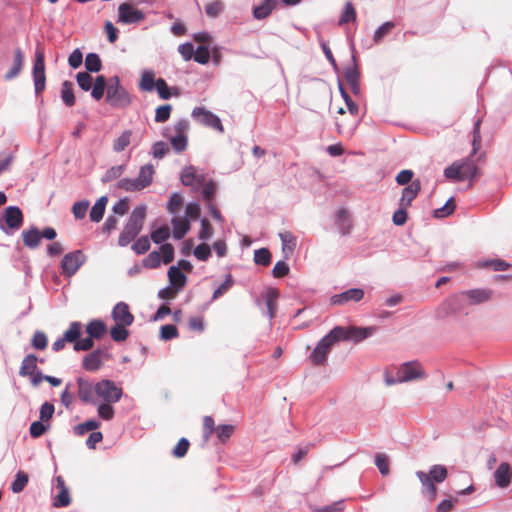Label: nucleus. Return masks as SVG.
I'll return each instance as SVG.
<instances>
[{
  "mask_svg": "<svg viewBox=\"0 0 512 512\" xmlns=\"http://www.w3.org/2000/svg\"><path fill=\"white\" fill-rule=\"evenodd\" d=\"M146 217V207L144 205L137 206L132 211L128 222L119 235L118 244L122 247L131 243L141 232Z\"/></svg>",
  "mask_w": 512,
  "mask_h": 512,
  "instance_id": "nucleus-1",
  "label": "nucleus"
},
{
  "mask_svg": "<svg viewBox=\"0 0 512 512\" xmlns=\"http://www.w3.org/2000/svg\"><path fill=\"white\" fill-rule=\"evenodd\" d=\"M492 296L493 291L491 289H471L454 295L448 300V303L453 306L451 309L456 311L463 304L479 305L489 301Z\"/></svg>",
  "mask_w": 512,
  "mask_h": 512,
  "instance_id": "nucleus-2",
  "label": "nucleus"
},
{
  "mask_svg": "<svg viewBox=\"0 0 512 512\" xmlns=\"http://www.w3.org/2000/svg\"><path fill=\"white\" fill-rule=\"evenodd\" d=\"M446 178L454 181H472L478 175V168L473 159L458 160L444 170Z\"/></svg>",
  "mask_w": 512,
  "mask_h": 512,
  "instance_id": "nucleus-3",
  "label": "nucleus"
},
{
  "mask_svg": "<svg viewBox=\"0 0 512 512\" xmlns=\"http://www.w3.org/2000/svg\"><path fill=\"white\" fill-rule=\"evenodd\" d=\"M416 476L420 480L423 488V492L427 493L431 500L436 496L437 488L434 483H442L446 480L448 472L443 465H433L430 468L429 473L423 471H417Z\"/></svg>",
  "mask_w": 512,
  "mask_h": 512,
  "instance_id": "nucleus-4",
  "label": "nucleus"
},
{
  "mask_svg": "<svg viewBox=\"0 0 512 512\" xmlns=\"http://www.w3.org/2000/svg\"><path fill=\"white\" fill-rule=\"evenodd\" d=\"M154 173L155 170L153 165L146 164L141 167L137 178H122L118 182V187L128 192L140 191L152 183Z\"/></svg>",
  "mask_w": 512,
  "mask_h": 512,
  "instance_id": "nucleus-5",
  "label": "nucleus"
},
{
  "mask_svg": "<svg viewBox=\"0 0 512 512\" xmlns=\"http://www.w3.org/2000/svg\"><path fill=\"white\" fill-rule=\"evenodd\" d=\"M106 101L113 107L124 108L131 104L130 94L120 84L117 76L111 78L107 84Z\"/></svg>",
  "mask_w": 512,
  "mask_h": 512,
  "instance_id": "nucleus-6",
  "label": "nucleus"
},
{
  "mask_svg": "<svg viewBox=\"0 0 512 512\" xmlns=\"http://www.w3.org/2000/svg\"><path fill=\"white\" fill-rule=\"evenodd\" d=\"M375 329L373 327H342L336 326L332 329L333 335H335L337 342L340 340L343 341H353L358 343L366 338H368Z\"/></svg>",
  "mask_w": 512,
  "mask_h": 512,
  "instance_id": "nucleus-7",
  "label": "nucleus"
},
{
  "mask_svg": "<svg viewBox=\"0 0 512 512\" xmlns=\"http://www.w3.org/2000/svg\"><path fill=\"white\" fill-rule=\"evenodd\" d=\"M33 80L36 95H40L45 89L46 74H45V53L44 49L37 46L35 51V60L33 64Z\"/></svg>",
  "mask_w": 512,
  "mask_h": 512,
  "instance_id": "nucleus-8",
  "label": "nucleus"
},
{
  "mask_svg": "<svg viewBox=\"0 0 512 512\" xmlns=\"http://www.w3.org/2000/svg\"><path fill=\"white\" fill-rule=\"evenodd\" d=\"M95 395L103 400V402L120 401L122 397V389L118 387L113 381L103 379L94 385Z\"/></svg>",
  "mask_w": 512,
  "mask_h": 512,
  "instance_id": "nucleus-9",
  "label": "nucleus"
},
{
  "mask_svg": "<svg viewBox=\"0 0 512 512\" xmlns=\"http://www.w3.org/2000/svg\"><path fill=\"white\" fill-rule=\"evenodd\" d=\"M335 343H337V339L331 330L325 337L320 340V342L310 354L309 358L312 363L314 365H323L326 362L328 353Z\"/></svg>",
  "mask_w": 512,
  "mask_h": 512,
  "instance_id": "nucleus-10",
  "label": "nucleus"
},
{
  "mask_svg": "<svg viewBox=\"0 0 512 512\" xmlns=\"http://www.w3.org/2000/svg\"><path fill=\"white\" fill-rule=\"evenodd\" d=\"M426 377V373L418 361H409L403 363L397 371V381L399 383L419 380Z\"/></svg>",
  "mask_w": 512,
  "mask_h": 512,
  "instance_id": "nucleus-11",
  "label": "nucleus"
},
{
  "mask_svg": "<svg viewBox=\"0 0 512 512\" xmlns=\"http://www.w3.org/2000/svg\"><path fill=\"white\" fill-rule=\"evenodd\" d=\"M192 116L204 126L217 130L220 133L224 132L220 118L211 111L203 107H196L192 111Z\"/></svg>",
  "mask_w": 512,
  "mask_h": 512,
  "instance_id": "nucleus-12",
  "label": "nucleus"
},
{
  "mask_svg": "<svg viewBox=\"0 0 512 512\" xmlns=\"http://www.w3.org/2000/svg\"><path fill=\"white\" fill-rule=\"evenodd\" d=\"M84 261L85 256L80 250L66 254L61 261L62 274L71 277L78 271Z\"/></svg>",
  "mask_w": 512,
  "mask_h": 512,
  "instance_id": "nucleus-13",
  "label": "nucleus"
},
{
  "mask_svg": "<svg viewBox=\"0 0 512 512\" xmlns=\"http://www.w3.org/2000/svg\"><path fill=\"white\" fill-rule=\"evenodd\" d=\"M145 19V14L129 3H122L118 7V22L123 24L139 23Z\"/></svg>",
  "mask_w": 512,
  "mask_h": 512,
  "instance_id": "nucleus-14",
  "label": "nucleus"
},
{
  "mask_svg": "<svg viewBox=\"0 0 512 512\" xmlns=\"http://www.w3.org/2000/svg\"><path fill=\"white\" fill-rule=\"evenodd\" d=\"M112 319L116 324H123L130 326L134 322V315L131 313L127 303H117L111 312Z\"/></svg>",
  "mask_w": 512,
  "mask_h": 512,
  "instance_id": "nucleus-15",
  "label": "nucleus"
},
{
  "mask_svg": "<svg viewBox=\"0 0 512 512\" xmlns=\"http://www.w3.org/2000/svg\"><path fill=\"white\" fill-rule=\"evenodd\" d=\"M3 220L8 229L18 230L23 224L22 211L17 206H9L4 211Z\"/></svg>",
  "mask_w": 512,
  "mask_h": 512,
  "instance_id": "nucleus-16",
  "label": "nucleus"
},
{
  "mask_svg": "<svg viewBox=\"0 0 512 512\" xmlns=\"http://www.w3.org/2000/svg\"><path fill=\"white\" fill-rule=\"evenodd\" d=\"M495 484L499 488H506L512 481V468L507 462L501 463L494 472Z\"/></svg>",
  "mask_w": 512,
  "mask_h": 512,
  "instance_id": "nucleus-17",
  "label": "nucleus"
},
{
  "mask_svg": "<svg viewBox=\"0 0 512 512\" xmlns=\"http://www.w3.org/2000/svg\"><path fill=\"white\" fill-rule=\"evenodd\" d=\"M364 297V291L360 288H352L341 294L332 296L331 303L334 305H342L349 301L358 302Z\"/></svg>",
  "mask_w": 512,
  "mask_h": 512,
  "instance_id": "nucleus-18",
  "label": "nucleus"
},
{
  "mask_svg": "<svg viewBox=\"0 0 512 512\" xmlns=\"http://www.w3.org/2000/svg\"><path fill=\"white\" fill-rule=\"evenodd\" d=\"M205 181V178L203 175L198 174L196 169L192 166L186 167L183 169L181 173V182L185 186H191L194 188H198L200 185H202Z\"/></svg>",
  "mask_w": 512,
  "mask_h": 512,
  "instance_id": "nucleus-19",
  "label": "nucleus"
},
{
  "mask_svg": "<svg viewBox=\"0 0 512 512\" xmlns=\"http://www.w3.org/2000/svg\"><path fill=\"white\" fill-rule=\"evenodd\" d=\"M77 385L79 399L84 403H94V385L81 377L77 379Z\"/></svg>",
  "mask_w": 512,
  "mask_h": 512,
  "instance_id": "nucleus-20",
  "label": "nucleus"
},
{
  "mask_svg": "<svg viewBox=\"0 0 512 512\" xmlns=\"http://www.w3.org/2000/svg\"><path fill=\"white\" fill-rule=\"evenodd\" d=\"M104 355L105 353L102 350H95L87 354L83 359V368L90 372L99 370L103 364Z\"/></svg>",
  "mask_w": 512,
  "mask_h": 512,
  "instance_id": "nucleus-21",
  "label": "nucleus"
},
{
  "mask_svg": "<svg viewBox=\"0 0 512 512\" xmlns=\"http://www.w3.org/2000/svg\"><path fill=\"white\" fill-rule=\"evenodd\" d=\"M421 190V184L419 180L412 181L408 186L402 190V197L400 200V206H411L412 201L417 197Z\"/></svg>",
  "mask_w": 512,
  "mask_h": 512,
  "instance_id": "nucleus-22",
  "label": "nucleus"
},
{
  "mask_svg": "<svg viewBox=\"0 0 512 512\" xmlns=\"http://www.w3.org/2000/svg\"><path fill=\"white\" fill-rule=\"evenodd\" d=\"M24 65V55L20 48H17L14 51V60L12 67L8 70V72L5 74L4 79L7 81H10L17 77L19 73L21 72Z\"/></svg>",
  "mask_w": 512,
  "mask_h": 512,
  "instance_id": "nucleus-23",
  "label": "nucleus"
},
{
  "mask_svg": "<svg viewBox=\"0 0 512 512\" xmlns=\"http://www.w3.org/2000/svg\"><path fill=\"white\" fill-rule=\"evenodd\" d=\"M336 218L337 226L341 234L343 236L350 234L352 230V221L348 211L344 208L339 209L337 211Z\"/></svg>",
  "mask_w": 512,
  "mask_h": 512,
  "instance_id": "nucleus-24",
  "label": "nucleus"
},
{
  "mask_svg": "<svg viewBox=\"0 0 512 512\" xmlns=\"http://www.w3.org/2000/svg\"><path fill=\"white\" fill-rule=\"evenodd\" d=\"M106 331L107 326L100 319H93L86 325V333L93 339H101Z\"/></svg>",
  "mask_w": 512,
  "mask_h": 512,
  "instance_id": "nucleus-25",
  "label": "nucleus"
},
{
  "mask_svg": "<svg viewBox=\"0 0 512 512\" xmlns=\"http://www.w3.org/2000/svg\"><path fill=\"white\" fill-rule=\"evenodd\" d=\"M173 236L175 239H182L190 230V222L187 218H173Z\"/></svg>",
  "mask_w": 512,
  "mask_h": 512,
  "instance_id": "nucleus-26",
  "label": "nucleus"
},
{
  "mask_svg": "<svg viewBox=\"0 0 512 512\" xmlns=\"http://www.w3.org/2000/svg\"><path fill=\"white\" fill-rule=\"evenodd\" d=\"M37 361L38 359L34 354L24 357L19 369V375L22 377L32 376L37 369Z\"/></svg>",
  "mask_w": 512,
  "mask_h": 512,
  "instance_id": "nucleus-27",
  "label": "nucleus"
},
{
  "mask_svg": "<svg viewBox=\"0 0 512 512\" xmlns=\"http://www.w3.org/2000/svg\"><path fill=\"white\" fill-rule=\"evenodd\" d=\"M168 277H169L170 284L175 289L183 288L187 281V278L184 275V273H182V271L176 266L170 267V269L168 271Z\"/></svg>",
  "mask_w": 512,
  "mask_h": 512,
  "instance_id": "nucleus-28",
  "label": "nucleus"
},
{
  "mask_svg": "<svg viewBox=\"0 0 512 512\" xmlns=\"http://www.w3.org/2000/svg\"><path fill=\"white\" fill-rule=\"evenodd\" d=\"M280 239L282 241V250L285 254V257H289L293 254L296 247V237L290 232H283L279 234Z\"/></svg>",
  "mask_w": 512,
  "mask_h": 512,
  "instance_id": "nucleus-29",
  "label": "nucleus"
},
{
  "mask_svg": "<svg viewBox=\"0 0 512 512\" xmlns=\"http://www.w3.org/2000/svg\"><path fill=\"white\" fill-rule=\"evenodd\" d=\"M108 202L107 196L100 197L96 203L93 205L91 211H90V219L93 222H99L104 215L105 208Z\"/></svg>",
  "mask_w": 512,
  "mask_h": 512,
  "instance_id": "nucleus-30",
  "label": "nucleus"
},
{
  "mask_svg": "<svg viewBox=\"0 0 512 512\" xmlns=\"http://www.w3.org/2000/svg\"><path fill=\"white\" fill-rule=\"evenodd\" d=\"M24 245L29 248H36L41 240V234L37 228H31L22 232Z\"/></svg>",
  "mask_w": 512,
  "mask_h": 512,
  "instance_id": "nucleus-31",
  "label": "nucleus"
},
{
  "mask_svg": "<svg viewBox=\"0 0 512 512\" xmlns=\"http://www.w3.org/2000/svg\"><path fill=\"white\" fill-rule=\"evenodd\" d=\"M83 325L81 322H71L68 329L64 332L63 336L68 343H76L82 334Z\"/></svg>",
  "mask_w": 512,
  "mask_h": 512,
  "instance_id": "nucleus-32",
  "label": "nucleus"
},
{
  "mask_svg": "<svg viewBox=\"0 0 512 512\" xmlns=\"http://www.w3.org/2000/svg\"><path fill=\"white\" fill-rule=\"evenodd\" d=\"M275 5V1L265 0L261 5L253 9L254 17L259 20L267 18L275 8Z\"/></svg>",
  "mask_w": 512,
  "mask_h": 512,
  "instance_id": "nucleus-33",
  "label": "nucleus"
},
{
  "mask_svg": "<svg viewBox=\"0 0 512 512\" xmlns=\"http://www.w3.org/2000/svg\"><path fill=\"white\" fill-rule=\"evenodd\" d=\"M155 73L151 70L144 71L141 76L139 88L142 91L152 92L155 88Z\"/></svg>",
  "mask_w": 512,
  "mask_h": 512,
  "instance_id": "nucleus-34",
  "label": "nucleus"
},
{
  "mask_svg": "<svg viewBox=\"0 0 512 512\" xmlns=\"http://www.w3.org/2000/svg\"><path fill=\"white\" fill-rule=\"evenodd\" d=\"M58 483L60 486V491L58 495L55 498L54 506L55 507H66L70 504L71 499L69 496L68 489L65 487L64 482L61 480V478H58Z\"/></svg>",
  "mask_w": 512,
  "mask_h": 512,
  "instance_id": "nucleus-35",
  "label": "nucleus"
},
{
  "mask_svg": "<svg viewBox=\"0 0 512 512\" xmlns=\"http://www.w3.org/2000/svg\"><path fill=\"white\" fill-rule=\"evenodd\" d=\"M131 130H125L117 139L113 142V150L117 153L124 151L131 143Z\"/></svg>",
  "mask_w": 512,
  "mask_h": 512,
  "instance_id": "nucleus-36",
  "label": "nucleus"
},
{
  "mask_svg": "<svg viewBox=\"0 0 512 512\" xmlns=\"http://www.w3.org/2000/svg\"><path fill=\"white\" fill-rule=\"evenodd\" d=\"M127 325L116 324L110 329V336L115 342H123L129 337Z\"/></svg>",
  "mask_w": 512,
  "mask_h": 512,
  "instance_id": "nucleus-37",
  "label": "nucleus"
},
{
  "mask_svg": "<svg viewBox=\"0 0 512 512\" xmlns=\"http://www.w3.org/2000/svg\"><path fill=\"white\" fill-rule=\"evenodd\" d=\"M61 98L68 107H71L75 104L72 82L64 81L62 83Z\"/></svg>",
  "mask_w": 512,
  "mask_h": 512,
  "instance_id": "nucleus-38",
  "label": "nucleus"
},
{
  "mask_svg": "<svg viewBox=\"0 0 512 512\" xmlns=\"http://www.w3.org/2000/svg\"><path fill=\"white\" fill-rule=\"evenodd\" d=\"M106 88V78L103 75H99L96 77L94 85H92L91 96L95 100H100L105 92Z\"/></svg>",
  "mask_w": 512,
  "mask_h": 512,
  "instance_id": "nucleus-39",
  "label": "nucleus"
},
{
  "mask_svg": "<svg viewBox=\"0 0 512 512\" xmlns=\"http://www.w3.org/2000/svg\"><path fill=\"white\" fill-rule=\"evenodd\" d=\"M28 475L24 471H18L16 473L15 479L11 484V490L14 493H20L24 490L28 483Z\"/></svg>",
  "mask_w": 512,
  "mask_h": 512,
  "instance_id": "nucleus-40",
  "label": "nucleus"
},
{
  "mask_svg": "<svg viewBox=\"0 0 512 512\" xmlns=\"http://www.w3.org/2000/svg\"><path fill=\"white\" fill-rule=\"evenodd\" d=\"M102 63L98 54L89 53L85 58V68L88 72H99L101 70Z\"/></svg>",
  "mask_w": 512,
  "mask_h": 512,
  "instance_id": "nucleus-41",
  "label": "nucleus"
},
{
  "mask_svg": "<svg viewBox=\"0 0 512 512\" xmlns=\"http://www.w3.org/2000/svg\"><path fill=\"white\" fill-rule=\"evenodd\" d=\"M100 427V422L90 419L84 423L78 424L74 427V433L78 436H83L89 431H94Z\"/></svg>",
  "mask_w": 512,
  "mask_h": 512,
  "instance_id": "nucleus-42",
  "label": "nucleus"
},
{
  "mask_svg": "<svg viewBox=\"0 0 512 512\" xmlns=\"http://www.w3.org/2000/svg\"><path fill=\"white\" fill-rule=\"evenodd\" d=\"M271 252L267 248H260L255 250L254 252V262L257 265H262L264 267H267L271 263Z\"/></svg>",
  "mask_w": 512,
  "mask_h": 512,
  "instance_id": "nucleus-43",
  "label": "nucleus"
},
{
  "mask_svg": "<svg viewBox=\"0 0 512 512\" xmlns=\"http://www.w3.org/2000/svg\"><path fill=\"white\" fill-rule=\"evenodd\" d=\"M115 402H102L97 408V413L100 418L110 421L114 418L115 410L112 406Z\"/></svg>",
  "mask_w": 512,
  "mask_h": 512,
  "instance_id": "nucleus-44",
  "label": "nucleus"
},
{
  "mask_svg": "<svg viewBox=\"0 0 512 512\" xmlns=\"http://www.w3.org/2000/svg\"><path fill=\"white\" fill-rule=\"evenodd\" d=\"M225 5L221 0H214L205 6L206 15L210 18L218 17L224 11Z\"/></svg>",
  "mask_w": 512,
  "mask_h": 512,
  "instance_id": "nucleus-45",
  "label": "nucleus"
},
{
  "mask_svg": "<svg viewBox=\"0 0 512 512\" xmlns=\"http://www.w3.org/2000/svg\"><path fill=\"white\" fill-rule=\"evenodd\" d=\"M345 80L349 84L354 94L360 91L359 73L356 69H349L345 72Z\"/></svg>",
  "mask_w": 512,
  "mask_h": 512,
  "instance_id": "nucleus-46",
  "label": "nucleus"
},
{
  "mask_svg": "<svg viewBox=\"0 0 512 512\" xmlns=\"http://www.w3.org/2000/svg\"><path fill=\"white\" fill-rule=\"evenodd\" d=\"M356 20V10L351 2H347L345 4L342 15L339 19L338 24L343 25L349 22H354Z\"/></svg>",
  "mask_w": 512,
  "mask_h": 512,
  "instance_id": "nucleus-47",
  "label": "nucleus"
},
{
  "mask_svg": "<svg viewBox=\"0 0 512 512\" xmlns=\"http://www.w3.org/2000/svg\"><path fill=\"white\" fill-rule=\"evenodd\" d=\"M395 27V23L388 21L382 24L374 33L373 41L379 44L385 36H387Z\"/></svg>",
  "mask_w": 512,
  "mask_h": 512,
  "instance_id": "nucleus-48",
  "label": "nucleus"
},
{
  "mask_svg": "<svg viewBox=\"0 0 512 512\" xmlns=\"http://www.w3.org/2000/svg\"><path fill=\"white\" fill-rule=\"evenodd\" d=\"M202 186H203L202 196H203L204 201L206 203L215 202L214 198H215V194H216V190H217L216 184L210 180L208 182L204 181Z\"/></svg>",
  "mask_w": 512,
  "mask_h": 512,
  "instance_id": "nucleus-49",
  "label": "nucleus"
},
{
  "mask_svg": "<svg viewBox=\"0 0 512 512\" xmlns=\"http://www.w3.org/2000/svg\"><path fill=\"white\" fill-rule=\"evenodd\" d=\"M217 427L215 426V421L211 416H205L203 418L202 424V432L203 438L205 441H208L211 435L216 432Z\"/></svg>",
  "mask_w": 512,
  "mask_h": 512,
  "instance_id": "nucleus-50",
  "label": "nucleus"
},
{
  "mask_svg": "<svg viewBox=\"0 0 512 512\" xmlns=\"http://www.w3.org/2000/svg\"><path fill=\"white\" fill-rule=\"evenodd\" d=\"M31 344L37 350H44L48 345V339L44 332L36 331L32 337Z\"/></svg>",
  "mask_w": 512,
  "mask_h": 512,
  "instance_id": "nucleus-51",
  "label": "nucleus"
},
{
  "mask_svg": "<svg viewBox=\"0 0 512 512\" xmlns=\"http://www.w3.org/2000/svg\"><path fill=\"white\" fill-rule=\"evenodd\" d=\"M235 427L233 425L224 424L217 426L216 435L217 438L225 443L233 434Z\"/></svg>",
  "mask_w": 512,
  "mask_h": 512,
  "instance_id": "nucleus-52",
  "label": "nucleus"
},
{
  "mask_svg": "<svg viewBox=\"0 0 512 512\" xmlns=\"http://www.w3.org/2000/svg\"><path fill=\"white\" fill-rule=\"evenodd\" d=\"M76 80L79 87L84 91H89L93 85V78L87 72H79L76 75Z\"/></svg>",
  "mask_w": 512,
  "mask_h": 512,
  "instance_id": "nucleus-53",
  "label": "nucleus"
},
{
  "mask_svg": "<svg viewBox=\"0 0 512 512\" xmlns=\"http://www.w3.org/2000/svg\"><path fill=\"white\" fill-rule=\"evenodd\" d=\"M172 106L170 104H165L159 106L155 111V121L158 123L166 122L171 115Z\"/></svg>",
  "mask_w": 512,
  "mask_h": 512,
  "instance_id": "nucleus-54",
  "label": "nucleus"
},
{
  "mask_svg": "<svg viewBox=\"0 0 512 512\" xmlns=\"http://www.w3.org/2000/svg\"><path fill=\"white\" fill-rule=\"evenodd\" d=\"M278 296H279V293L276 289H272L267 293L266 305H267V309H268L270 318H273L275 316L276 300H277Z\"/></svg>",
  "mask_w": 512,
  "mask_h": 512,
  "instance_id": "nucleus-55",
  "label": "nucleus"
},
{
  "mask_svg": "<svg viewBox=\"0 0 512 512\" xmlns=\"http://www.w3.org/2000/svg\"><path fill=\"white\" fill-rule=\"evenodd\" d=\"M132 249L136 254L141 255L146 253L150 249V241L147 236H142L136 240V242L132 245Z\"/></svg>",
  "mask_w": 512,
  "mask_h": 512,
  "instance_id": "nucleus-56",
  "label": "nucleus"
},
{
  "mask_svg": "<svg viewBox=\"0 0 512 512\" xmlns=\"http://www.w3.org/2000/svg\"><path fill=\"white\" fill-rule=\"evenodd\" d=\"M169 236V228L167 226H162L152 232L151 239L153 240L154 243L159 244L166 241L169 238Z\"/></svg>",
  "mask_w": 512,
  "mask_h": 512,
  "instance_id": "nucleus-57",
  "label": "nucleus"
},
{
  "mask_svg": "<svg viewBox=\"0 0 512 512\" xmlns=\"http://www.w3.org/2000/svg\"><path fill=\"white\" fill-rule=\"evenodd\" d=\"M454 209H455V203H454L453 199H449L443 207L434 210V217L435 218L447 217L454 212Z\"/></svg>",
  "mask_w": 512,
  "mask_h": 512,
  "instance_id": "nucleus-58",
  "label": "nucleus"
},
{
  "mask_svg": "<svg viewBox=\"0 0 512 512\" xmlns=\"http://www.w3.org/2000/svg\"><path fill=\"white\" fill-rule=\"evenodd\" d=\"M190 443L186 438H181L174 447L172 454L176 458L184 457L189 449Z\"/></svg>",
  "mask_w": 512,
  "mask_h": 512,
  "instance_id": "nucleus-59",
  "label": "nucleus"
},
{
  "mask_svg": "<svg viewBox=\"0 0 512 512\" xmlns=\"http://www.w3.org/2000/svg\"><path fill=\"white\" fill-rule=\"evenodd\" d=\"M161 339L167 341L178 337V329L175 325L167 324L160 329Z\"/></svg>",
  "mask_w": 512,
  "mask_h": 512,
  "instance_id": "nucleus-60",
  "label": "nucleus"
},
{
  "mask_svg": "<svg viewBox=\"0 0 512 512\" xmlns=\"http://www.w3.org/2000/svg\"><path fill=\"white\" fill-rule=\"evenodd\" d=\"M159 97L163 100H167L171 97V91L168 87L166 81L163 78H159L156 80L155 88Z\"/></svg>",
  "mask_w": 512,
  "mask_h": 512,
  "instance_id": "nucleus-61",
  "label": "nucleus"
},
{
  "mask_svg": "<svg viewBox=\"0 0 512 512\" xmlns=\"http://www.w3.org/2000/svg\"><path fill=\"white\" fill-rule=\"evenodd\" d=\"M213 236V227L208 219L203 218L201 220V228L198 233V237L201 240H209Z\"/></svg>",
  "mask_w": 512,
  "mask_h": 512,
  "instance_id": "nucleus-62",
  "label": "nucleus"
},
{
  "mask_svg": "<svg viewBox=\"0 0 512 512\" xmlns=\"http://www.w3.org/2000/svg\"><path fill=\"white\" fill-rule=\"evenodd\" d=\"M375 464L382 475L385 476L389 474V460L385 454H376Z\"/></svg>",
  "mask_w": 512,
  "mask_h": 512,
  "instance_id": "nucleus-63",
  "label": "nucleus"
},
{
  "mask_svg": "<svg viewBox=\"0 0 512 512\" xmlns=\"http://www.w3.org/2000/svg\"><path fill=\"white\" fill-rule=\"evenodd\" d=\"M194 255L200 261H207L211 256V248L206 243L199 244L194 249Z\"/></svg>",
  "mask_w": 512,
  "mask_h": 512,
  "instance_id": "nucleus-64",
  "label": "nucleus"
}]
</instances>
